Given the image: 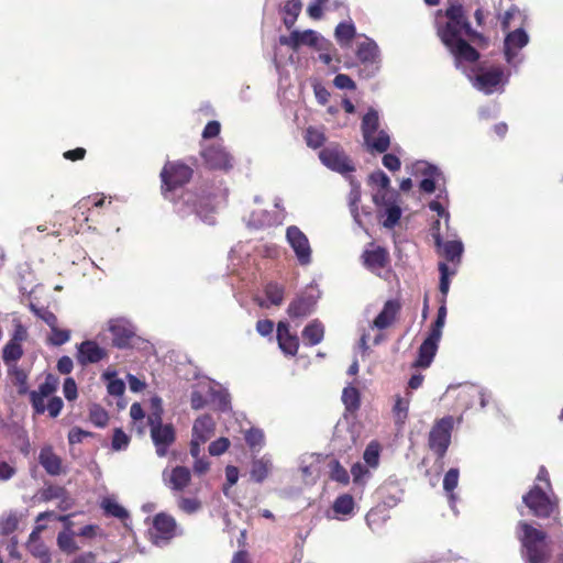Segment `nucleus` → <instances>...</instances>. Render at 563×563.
<instances>
[{
  "label": "nucleus",
  "instance_id": "obj_36",
  "mask_svg": "<svg viewBox=\"0 0 563 563\" xmlns=\"http://www.w3.org/2000/svg\"><path fill=\"white\" fill-rule=\"evenodd\" d=\"M265 294L267 297V300L257 298L256 301L260 307L262 308H268L267 301H269L271 305L279 306L282 305L284 300V288L280 287L277 284H268L265 288Z\"/></svg>",
  "mask_w": 563,
  "mask_h": 563
},
{
  "label": "nucleus",
  "instance_id": "obj_57",
  "mask_svg": "<svg viewBox=\"0 0 563 563\" xmlns=\"http://www.w3.org/2000/svg\"><path fill=\"white\" fill-rule=\"evenodd\" d=\"M230 446V441L228 438H219L212 441L209 445V453L213 456H219L223 454Z\"/></svg>",
  "mask_w": 563,
  "mask_h": 563
},
{
  "label": "nucleus",
  "instance_id": "obj_6",
  "mask_svg": "<svg viewBox=\"0 0 563 563\" xmlns=\"http://www.w3.org/2000/svg\"><path fill=\"white\" fill-rule=\"evenodd\" d=\"M445 396L454 397L456 406L463 410L472 408L474 399H479L481 408H485L490 398V395L484 388L474 384L450 385L446 388Z\"/></svg>",
  "mask_w": 563,
  "mask_h": 563
},
{
  "label": "nucleus",
  "instance_id": "obj_19",
  "mask_svg": "<svg viewBox=\"0 0 563 563\" xmlns=\"http://www.w3.org/2000/svg\"><path fill=\"white\" fill-rule=\"evenodd\" d=\"M107 356V351L96 341L86 340L77 345V361L81 365L97 363Z\"/></svg>",
  "mask_w": 563,
  "mask_h": 563
},
{
  "label": "nucleus",
  "instance_id": "obj_27",
  "mask_svg": "<svg viewBox=\"0 0 563 563\" xmlns=\"http://www.w3.org/2000/svg\"><path fill=\"white\" fill-rule=\"evenodd\" d=\"M369 181L377 187V190L373 194L374 203L384 202L386 197H389L390 195H397L396 191L390 190V180L388 176L382 170L373 173L369 176Z\"/></svg>",
  "mask_w": 563,
  "mask_h": 563
},
{
  "label": "nucleus",
  "instance_id": "obj_41",
  "mask_svg": "<svg viewBox=\"0 0 563 563\" xmlns=\"http://www.w3.org/2000/svg\"><path fill=\"white\" fill-rule=\"evenodd\" d=\"M210 401L213 402L218 409L224 411L230 407V395L225 389L219 387L212 382V393H210Z\"/></svg>",
  "mask_w": 563,
  "mask_h": 563
},
{
  "label": "nucleus",
  "instance_id": "obj_15",
  "mask_svg": "<svg viewBox=\"0 0 563 563\" xmlns=\"http://www.w3.org/2000/svg\"><path fill=\"white\" fill-rule=\"evenodd\" d=\"M108 330L112 334V343L117 347H125L135 334V328L125 318H113L108 321Z\"/></svg>",
  "mask_w": 563,
  "mask_h": 563
},
{
  "label": "nucleus",
  "instance_id": "obj_56",
  "mask_svg": "<svg viewBox=\"0 0 563 563\" xmlns=\"http://www.w3.org/2000/svg\"><path fill=\"white\" fill-rule=\"evenodd\" d=\"M445 318H446V307L443 302L438 310L437 319H435V321L431 328V331H430L431 334H434V336H440V338L442 336V329L445 323Z\"/></svg>",
  "mask_w": 563,
  "mask_h": 563
},
{
  "label": "nucleus",
  "instance_id": "obj_8",
  "mask_svg": "<svg viewBox=\"0 0 563 563\" xmlns=\"http://www.w3.org/2000/svg\"><path fill=\"white\" fill-rule=\"evenodd\" d=\"M362 37L363 41L357 43L356 57L365 67V76L371 77L379 69L380 51L373 38L366 35Z\"/></svg>",
  "mask_w": 563,
  "mask_h": 563
},
{
  "label": "nucleus",
  "instance_id": "obj_2",
  "mask_svg": "<svg viewBox=\"0 0 563 563\" xmlns=\"http://www.w3.org/2000/svg\"><path fill=\"white\" fill-rule=\"evenodd\" d=\"M516 536L521 543L522 558L528 563H547L549 561L550 548L544 531L526 521H519Z\"/></svg>",
  "mask_w": 563,
  "mask_h": 563
},
{
  "label": "nucleus",
  "instance_id": "obj_25",
  "mask_svg": "<svg viewBox=\"0 0 563 563\" xmlns=\"http://www.w3.org/2000/svg\"><path fill=\"white\" fill-rule=\"evenodd\" d=\"M38 462L46 473L52 476H57L63 471L62 459L55 454L52 445H45L41 449Z\"/></svg>",
  "mask_w": 563,
  "mask_h": 563
},
{
  "label": "nucleus",
  "instance_id": "obj_16",
  "mask_svg": "<svg viewBox=\"0 0 563 563\" xmlns=\"http://www.w3.org/2000/svg\"><path fill=\"white\" fill-rule=\"evenodd\" d=\"M529 43V36L522 29H517L507 34L504 44L505 57L508 64L517 66L520 60L517 59L518 52Z\"/></svg>",
  "mask_w": 563,
  "mask_h": 563
},
{
  "label": "nucleus",
  "instance_id": "obj_7",
  "mask_svg": "<svg viewBox=\"0 0 563 563\" xmlns=\"http://www.w3.org/2000/svg\"><path fill=\"white\" fill-rule=\"evenodd\" d=\"M162 410L158 409L148 417L151 438L156 449V454L163 457L167 454L168 446L175 441V430L172 424H163Z\"/></svg>",
  "mask_w": 563,
  "mask_h": 563
},
{
  "label": "nucleus",
  "instance_id": "obj_30",
  "mask_svg": "<svg viewBox=\"0 0 563 563\" xmlns=\"http://www.w3.org/2000/svg\"><path fill=\"white\" fill-rule=\"evenodd\" d=\"M210 393H212V382H199L191 393L190 404L192 409L199 410L210 401Z\"/></svg>",
  "mask_w": 563,
  "mask_h": 563
},
{
  "label": "nucleus",
  "instance_id": "obj_38",
  "mask_svg": "<svg viewBox=\"0 0 563 563\" xmlns=\"http://www.w3.org/2000/svg\"><path fill=\"white\" fill-rule=\"evenodd\" d=\"M102 378L108 382L107 389L111 396H122L125 390V384L122 379L117 378V372L108 368Z\"/></svg>",
  "mask_w": 563,
  "mask_h": 563
},
{
  "label": "nucleus",
  "instance_id": "obj_1",
  "mask_svg": "<svg viewBox=\"0 0 563 563\" xmlns=\"http://www.w3.org/2000/svg\"><path fill=\"white\" fill-rule=\"evenodd\" d=\"M445 14L448 22L443 27H439L438 34L453 55L456 68L462 67L463 63H474L479 58V54L465 41V36L471 35L472 27L462 5H451Z\"/></svg>",
  "mask_w": 563,
  "mask_h": 563
},
{
  "label": "nucleus",
  "instance_id": "obj_12",
  "mask_svg": "<svg viewBox=\"0 0 563 563\" xmlns=\"http://www.w3.org/2000/svg\"><path fill=\"white\" fill-rule=\"evenodd\" d=\"M319 158L324 166L341 174H345L354 169L343 150L336 144H331L320 151Z\"/></svg>",
  "mask_w": 563,
  "mask_h": 563
},
{
  "label": "nucleus",
  "instance_id": "obj_45",
  "mask_svg": "<svg viewBox=\"0 0 563 563\" xmlns=\"http://www.w3.org/2000/svg\"><path fill=\"white\" fill-rule=\"evenodd\" d=\"M19 523V516L16 511H9L0 518V533L3 536L12 533Z\"/></svg>",
  "mask_w": 563,
  "mask_h": 563
},
{
  "label": "nucleus",
  "instance_id": "obj_33",
  "mask_svg": "<svg viewBox=\"0 0 563 563\" xmlns=\"http://www.w3.org/2000/svg\"><path fill=\"white\" fill-rule=\"evenodd\" d=\"M272 466V460L267 455L253 460L251 467V478L256 483H262L268 476Z\"/></svg>",
  "mask_w": 563,
  "mask_h": 563
},
{
  "label": "nucleus",
  "instance_id": "obj_23",
  "mask_svg": "<svg viewBox=\"0 0 563 563\" xmlns=\"http://www.w3.org/2000/svg\"><path fill=\"white\" fill-rule=\"evenodd\" d=\"M440 339V336H434V334L429 333L427 339L419 347V354L417 361L415 362V366L423 368L430 366L438 351Z\"/></svg>",
  "mask_w": 563,
  "mask_h": 563
},
{
  "label": "nucleus",
  "instance_id": "obj_48",
  "mask_svg": "<svg viewBox=\"0 0 563 563\" xmlns=\"http://www.w3.org/2000/svg\"><path fill=\"white\" fill-rule=\"evenodd\" d=\"M90 421L97 427H104L108 423V412L99 405H92L89 409Z\"/></svg>",
  "mask_w": 563,
  "mask_h": 563
},
{
  "label": "nucleus",
  "instance_id": "obj_47",
  "mask_svg": "<svg viewBox=\"0 0 563 563\" xmlns=\"http://www.w3.org/2000/svg\"><path fill=\"white\" fill-rule=\"evenodd\" d=\"M51 328V335L48 342L52 345L59 346L67 343L70 340V331L66 329H59L57 323Z\"/></svg>",
  "mask_w": 563,
  "mask_h": 563
},
{
  "label": "nucleus",
  "instance_id": "obj_31",
  "mask_svg": "<svg viewBox=\"0 0 563 563\" xmlns=\"http://www.w3.org/2000/svg\"><path fill=\"white\" fill-rule=\"evenodd\" d=\"M316 300L311 297H300L291 301L288 307L290 318H305L313 311Z\"/></svg>",
  "mask_w": 563,
  "mask_h": 563
},
{
  "label": "nucleus",
  "instance_id": "obj_3",
  "mask_svg": "<svg viewBox=\"0 0 563 563\" xmlns=\"http://www.w3.org/2000/svg\"><path fill=\"white\" fill-rule=\"evenodd\" d=\"M364 144L369 152L384 153L390 145L389 134L379 128L378 111L371 108L362 120Z\"/></svg>",
  "mask_w": 563,
  "mask_h": 563
},
{
  "label": "nucleus",
  "instance_id": "obj_13",
  "mask_svg": "<svg viewBox=\"0 0 563 563\" xmlns=\"http://www.w3.org/2000/svg\"><path fill=\"white\" fill-rule=\"evenodd\" d=\"M286 239L300 265H308L311 262V247L306 234L297 227L287 228Z\"/></svg>",
  "mask_w": 563,
  "mask_h": 563
},
{
  "label": "nucleus",
  "instance_id": "obj_49",
  "mask_svg": "<svg viewBox=\"0 0 563 563\" xmlns=\"http://www.w3.org/2000/svg\"><path fill=\"white\" fill-rule=\"evenodd\" d=\"M307 145L312 148H318L323 145L325 141L324 133L316 128H308L305 135Z\"/></svg>",
  "mask_w": 563,
  "mask_h": 563
},
{
  "label": "nucleus",
  "instance_id": "obj_10",
  "mask_svg": "<svg viewBox=\"0 0 563 563\" xmlns=\"http://www.w3.org/2000/svg\"><path fill=\"white\" fill-rule=\"evenodd\" d=\"M523 503L529 507L532 514L538 517H549L555 508V501L540 484H536L533 488L523 496Z\"/></svg>",
  "mask_w": 563,
  "mask_h": 563
},
{
  "label": "nucleus",
  "instance_id": "obj_46",
  "mask_svg": "<svg viewBox=\"0 0 563 563\" xmlns=\"http://www.w3.org/2000/svg\"><path fill=\"white\" fill-rule=\"evenodd\" d=\"M57 543L59 549L67 553H73L78 549L74 539V533L70 530L58 533Z\"/></svg>",
  "mask_w": 563,
  "mask_h": 563
},
{
  "label": "nucleus",
  "instance_id": "obj_62",
  "mask_svg": "<svg viewBox=\"0 0 563 563\" xmlns=\"http://www.w3.org/2000/svg\"><path fill=\"white\" fill-rule=\"evenodd\" d=\"M360 199H361L360 187L358 186H353L352 189H351V192H350L351 212H352L355 221L358 222V223H360V219H358L356 203L360 201Z\"/></svg>",
  "mask_w": 563,
  "mask_h": 563
},
{
  "label": "nucleus",
  "instance_id": "obj_58",
  "mask_svg": "<svg viewBox=\"0 0 563 563\" xmlns=\"http://www.w3.org/2000/svg\"><path fill=\"white\" fill-rule=\"evenodd\" d=\"M129 441V437L121 429H115L112 438V449L115 451L125 450Z\"/></svg>",
  "mask_w": 563,
  "mask_h": 563
},
{
  "label": "nucleus",
  "instance_id": "obj_9",
  "mask_svg": "<svg viewBox=\"0 0 563 563\" xmlns=\"http://www.w3.org/2000/svg\"><path fill=\"white\" fill-rule=\"evenodd\" d=\"M453 422L454 421L451 416L444 417L437 421L430 431L429 445L440 457L444 456L450 445Z\"/></svg>",
  "mask_w": 563,
  "mask_h": 563
},
{
  "label": "nucleus",
  "instance_id": "obj_35",
  "mask_svg": "<svg viewBox=\"0 0 563 563\" xmlns=\"http://www.w3.org/2000/svg\"><path fill=\"white\" fill-rule=\"evenodd\" d=\"M324 335V327L318 321L313 320L309 324H307L302 331V338L310 345H317L323 340Z\"/></svg>",
  "mask_w": 563,
  "mask_h": 563
},
{
  "label": "nucleus",
  "instance_id": "obj_26",
  "mask_svg": "<svg viewBox=\"0 0 563 563\" xmlns=\"http://www.w3.org/2000/svg\"><path fill=\"white\" fill-rule=\"evenodd\" d=\"M416 169L424 176L420 183L421 190L432 194L435 190V183L441 177L439 169L427 162H419L416 165Z\"/></svg>",
  "mask_w": 563,
  "mask_h": 563
},
{
  "label": "nucleus",
  "instance_id": "obj_61",
  "mask_svg": "<svg viewBox=\"0 0 563 563\" xmlns=\"http://www.w3.org/2000/svg\"><path fill=\"white\" fill-rule=\"evenodd\" d=\"M63 393L67 400H75L77 398V385L74 378L68 377L63 385Z\"/></svg>",
  "mask_w": 563,
  "mask_h": 563
},
{
  "label": "nucleus",
  "instance_id": "obj_22",
  "mask_svg": "<svg viewBox=\"0 0 563 563\" xmlns=\"http://www.w3.org/2000/svg\"><path fill=\"white\" fill-rule=\"evenodd\" d=\"M397 195H390L385 198L384 202L375 203L377 207L383 208L378 216L383 218V225L387 229H393L401 217V209L396 202Z\"/></svg>",
  "mask_w": 563,
  "mask_h": 563
},
{
  "label": "nucleus",
  "instance_id": "obj_60",
  "mask_svg": "<svg viewBox=\"0 0 563 563\" xmlns=\"http://www.w3.org/2000/svg\"><path fill=\"white\" fill-rule=\"evenodd\" d=\"M178 506L186 514H194L200 509L201 504L197 498L181 497L178 500Z\"/></svg>",
  "mask_w": 563,
  "mask_h": 563
},
{
  "label": "nucleus",
  "instance_id": "obj_14",
  "mask_svg": "<svg viewBox=\"0 0 563 563\" xmlns=\"http://www.w3.org/2000/svg\"><path fill=\"white\" fill-rule=\"evenodd\" d=\"M201 155L205 163L212 169L229 170L233 166V157L221 144L203 148Z\"/></svg>",
  "mask_w": 563,
  "mask_h": 563
},
{
  "label": "nucleus",
  "instance_id": "obj_39",
  "mask_svg": "<svg viewBox=\"0 0 563 563\" xmlns=\"http://www.w3.org/2000/svg\"><path fill=\"white\" fill-rule=\"evenodd\" d=\"M23 355V349L21 344L15 341H9L2 350V360L9 368L16 363Z\"/></svg>",
  "mask_w": 563,
  "mask_h": 563
},
{
  "label": "nucleus",
  "instance_id": "obj_29",
  "mask_svg": "<svg viewBox=\"0 0 563 563\" xmlns=\"http://www.w3.org/2000/svg\"><path fill=\"white\" fill-rule=\"evenodd\" d=\"M216 422L208 416H201L194 422L192 439L201 442H207L214 433Z\"/></svg>",
  "mask_w": 563,
  "mask_h": 563
},
{
  "label": "nucleus",
  "instance_id": "obj_28",
  "mask_svg": "<svg viewBox=\"0 0 563 563\" xmlns=\"http://www.w3.org/2000/svg\"><path fill=\"white\" fill-rule=\"evenodd\" d=\"M399 309L400 305L397 300L386 301L382 311L374 319L372 327L379 330L388 328L395 321Z\"/></svg>",
  "mask_w": 563,
  "mask_h": 563
},
{
  "label": "nucleus",
  "instance_id": "obj_4",
  "mask_svg": "<svg viewBox=\"0 0 563 563\" xmlns=\"http://www.w3.org/2000/svg\"><path fill=\"white\" fill-rule=\"evenodd\" d=\"M463 63L462 69L466 74L467 78L472 81L473 86L485 93H493L498 90V87H504L509 78V74H506L500 67H494L490 69L482 70L477 75H474V70L467 71V67L476 63Z\"/></svg>",
  "mask_w": 563,
  "mask_h": 563
},
{
  "label": "nucleus",
  "instance_id": "obj_42",
  "mask_svg": "<svg viewBox=\"0 0 563 563\" xmlns=\"http://www.w3.org/2000/svg\"><path fill=\"white\" fill-rule=\"evenodd\" d=\"M342 401L349 411H354L360 407V391L352 385L346 386L342 393Z\"/></svg>",
  "mask_w": 563,
  "mask_h": 563
},
{
  "label": "nucleus",
  "instance_id": "obj_17",
  "mask_svg": "<svg viewBox=\"0 0 563 563\" xmlns=\"http://www.w3.org/2000/svg\"><path fill=\"white\" fill-rule=\"evenodd\" d=\"M432 236L434 239L435 245L439 249H442V253L448 261L455 262L460 261L462 253L464 251V246L461 240L453 239L449 241H443L440 234V221L437 220L432 227Z\"/></svg>",
  "mask_w": 563,
  "mask_h": 563
},
{
  "label": "nucleus",
  "instance_id": "obj_32",
  "mask_svg": "<svg viewBox=\"0 0 563 563\" xmlns=\"http://www.w3.org/2000/svg\"><path fill=\"white\" fill-rule=\"evenodd\" d=\"M355 507L354 499L349 494L339 496L332 505V509L335 514V518L345 520L353 515Z\"/></svg>",
  "mask_w": 563,
  "mask_h": 563
},
{
  "label": "nucleus",
  "instance_id": "obj_63",
  "mask_svg": "<svg viewBox=\"0 0 563 563\" xmlns=\"http://www.w3.org/2000/svg\"><path fill=\"white\" fill-rule=\"evenodd\" d=\"M521 16V12L520 10L515 7V5H511L503 15H501V25H503V29H508L510 27V24H511V20L515 19V18H520Z\"/></svg>",
  "mask_w": 563,
  "mask_h": 563
},
{
  "label": "nucleus",
  "instance_id": "obj_54",
  "mask_svg": "<svg viewBox=\"0 0 563 563\" xmlns=\"http://www.w3.org/2000/svg\"><path fill=\"white\" fill-rule=\"evenodd\" d=\"M31 311L41 320H43L48 327H53L58 323L57 317L49 311L47 308H38L35 305H30Z\"/></svg>",
  "mask_w": 563,
  "mask_h": 563
},
{
  "label": "nucleus",
  "instance_id": "obj_43",
  "mask_svg": "<svg viewBox=\"0 0 563 563\" xmlns=\"http://www.w3.org/2000/svg\"><path fill=\"white\" fill-rule=\"evenodd\" d=\"M9 374L13 377V383L18 388V393L26 394L29 391L26 372L16 365H13L9 368Z\"/></svg>",
  "mask_w": 563,
  "mask_h": 563
},
{
  "label": "nucleus",
  "instance_id": "obj_24",
  "mask_svg": "<svg viewBox=\"0 0 563 563\" xmlns=\"http://www.w3.org/2000/svg\"><path fill=\"white\" fill-rule=\"evenodd\" d=\"M277 341L280 350L287 355H296L299 347V340L289 331V325L286 322L277 324Z\"/></svg>",
  "mask_w": 563,
  "mask_h": 563
},
{
  "label": "nucleus",
  "instance_id": "obj_34",
  "mask_svg": "<svg viewBox=\"0 0 563 563\" xmlns=\"http://www.w3.org/2000/svg\"><path fill=\"white\" fill-rule=\"evenodd\" d=\"M355 35L356 29L351 21L339 23L334 31V36L341 47H350Z\"/></svg>",
  "mask_w": 563,
  "mask_h": 563
},
{
  "label": "nucleus",
  "instance_id": "obj_11",
  "mask_svg": "<svg viewBox=\"0 0 563 563\" xmlns=\"http://www.w3.org/2000/svg\"><path fill=\"white\" fill-rule=\"evenodd\" d=\"M151 540L155 545L163 547L176 536V521L173 517L158 514L150 530Z\"/></svg>",
  "mask_w": 563,
  "mask_h": 563
},
{
  "label": "nucleus",
  "instance_id": "obj_55",
  "mask_svg": "<svg viewBox=\"0 0 563 563\" xmlns=\"http://www.w3.org/2000/svg\"><path fill=\"white\" fill-rule=\"evenodd\" d=\"M439 271H440V274H441V277H440V291L443 296V299L442 301L444 302L445 301V297L449 292V288H450V280H449V276L450 275H453L455 272H449V267L445 263H440L439 264Z\"/></svg>",
  "mask_w": 563,
  "mask_h": 563
},
{
  "label": "nucleus",
  "instance_id": "obj_59",
  "mask_svg": "<svg viewBox=\"0 0 563 563\" xmlns=\"http://www.w3.org/2000/svg\"><path fill=\"white\" fill-rule=\"evenodd\" d=\"M58 380L53 375H47L45 382L40 385L38 390H36L40 395L47 397L56 390Z\"/></svg>",
  "mask_w": 563,
  "mask_h": 563
},
{
  "label": "nucleus",
  "instance_id": "obj_18",
  "mask_svg": "<svg viewBox=\"0 0 563 563\" xmlns=\"http://www.w3.org/2000/svg\"><path fill=\"white\" fill-rule=\"evenodd\" d=\"M163 482L175 492H183L190 483V471L185 466H175L163 471Z\"/></svg>",
  "mask_w": 563,
  "mask_h": 563
},
{
  "label": "nucleus",
  "instance_id": "obj_20",
  "mask_svg": "<svg viewBox=\"0 0 563 563\" xmlns=\"http://www.w3.org/2000/svg\"><path fill=\"white\" fill-rule=\"evenodd\" d=\"M320 40L321 36L313 30L302 32L295 30L288 36H280L279 43L292 49H298L302 45L317 46Z\"/></svg>",
  "mask_w": 563,
  "mask_h": 563
},
{
  "label": "nucleus",
  "instance_id": "obj_40",
  "mask_svg": "<svg viewBox=\"0 0 563 563\" xmlns=\"http://www.w3.org/2000/svg\"><path fill=\"white\" fill-rule=\"evenodd\" d=\"M101 508L108 516H112L119 519L128 518L129 514L114 498L106 497L101 501Z\"/></svg>",
  "mask_w": 563,
  "mask_h": 563
},
{
  "label": "nucleus",
  "instance_id": "obj_64",
  "mask_svg": "<svg viewBox=\"0 0 563 563\" xmlns=\"http://www.w3.org/2000/svg\"><path fill=\"white\" fill-rule=\"evenodd\" d=\"M333 82H334V86L339 89H354V87H355V84L350 78V76L344 75V74L336 75Z\"/></svg>",
  "mask_w": 563,
  "mask_h": 563
},
{
  "label": "nucleus",
  "instance_id": "obj_37",
  "mask_svg": "<svg viewBox=\"0 0 563 563\" xmlns=\"http://www.w3.org/2000/svg\"><path fill=\"white\" fill-rule=\"evenodd\" d=\"M460 473L457 468H450L443 478V489L449 496L451 508L454 509L456 497L453 490L457 487Z\"/></svg>",
  "mask_w": 563,
  "mask_h": 563
},
{
  "label": "nucleus",
  "instance_id": "obj_44",
  "mask_svg": "<svg viewBox=\"0 0 563 563\" xmlns=\"http://www.w3.org/2000/svg\"><path fill=\"white\" fill-rule=\"evenodd\" d=\"M409 402V398H402L400 396L396 397L395 405L393 407V412L397 424L405 423L408 416Z\"/></svg>",
  "mask_w": 563,
  "mask_h": 563
},
{
  "label": "nucleus",
  "instance_id": "obj_52",
  "mask_svg": "<svg viewBox=\"0 0 563 563\" xmlns=\"http://www.w3.org/2000/svg\"><path fill=\"white\" fill-rule=\"evenodd\" d=\"M245 441L252 450H261L264 445V433L260 429H250L245 433Z\"/></svg>",
  "mask_w": 563,
  "mask_h": 563
},
{
  "label": "nucleus",
  "instance_id": "obj_50",
  "mask_svg": "<svg viewBox=\"0 0 563 563\" xmlns=\"http://www.w3.org/2000/svg\"><path fill=\"white\" fill-rule=\"evenodd\" d=\"M351 474L353 477V483L360 486H364L371 477V472L368 468L361 463H356L352 466Z\"/></svg>",
  "mask_w": 563,
  "mask_h": 563
},
{
  "label": "nucleus",
  "instance_id": "obj_5",
  "mask_svg": "<svg viewBox=\"0 0 563 563\" xmlns=\"http://www.w3.org/2000/svg\"><path fill=\"white\" fill-rule=\"evenodd\" d=\"M192 176L189 166L180 162H168L161 172L162 190L165 198L173 200L172 194L187 184Z\"/></svg>",
  "mask_w": 563,
  "mask_h": 563
},
{
  "label": "nucleus",
  "instance_id": "obj_53",
  "mask_svg": "<svg viewBox=\"0 0 563 563\" xmlns=\"http://www.w3.org/2000/svg\"><path fill=\"white\" fill-rule=\"evenodd\" d=\"M331 478L338 483L346 485L350 481L349 473L338 461L330 463Z\"/></svg>",
  "mask_w": 563,
  "mask_h": 563
},
{
  "label": "nucleus",
  "instance_id": "obj_51",
  "mask_svg": "<svg viewBox=\"0 0 563 563\" xmlns=\"http://www.w3.org/2000/svg\"><path fill=\"white\" fill-rule=\"evenodd\" d=\"M363 459L368 466L377 467L379 463V444L371 442L364 451Z\"/></svg>",
  "mask_w": 563,
  "mask_h": 563
},
{
  "label": "nucleus",
  "instance_id": "obj_21",
  "mask_svg": "<svg viewBox=\"0 0 563 563\" xmlns=\"http://www.w3.org/2000/svg\"><path fill=\"white\" fill-rule=\"evenodd\" d=\"M364 265L374 274L383 277V271L389 263V255L386 249L375 246L363 253Z\"/></svg>",
  "mask_w": 563,
  "mask_h": 563
}]
</instances>
